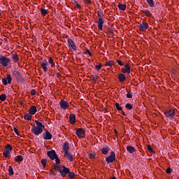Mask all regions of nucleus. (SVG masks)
<instances>
[{
    "label": "nucleus",
    "instance_id": "obj_1",
    "mask_svg": "<svg viewBox=\"0 0 179 179\" xmlns=\"http://www.w3.org/2000/svg\"><path fill=\"white\" fill-rule=\"evenodd\" d=\"M53 169L56 170V171H59L62 177L65 178L66 177V173H69V168H66L65 166H62V167L57 165L54 164L53 165Z\"/></svg>",
    "mask_w": 179,
    "mask_h": 179
},
{
    "label": "nucleus",
    "instance_id": "obj_2",
    "mask_svg": "<svg viewBox=\"0 0 179 179\" xmlns=\"http://www.w3.org/2000/svg\"><path fill=\"white\" fill-rule=\"evenodd\" d=\"M10 64V59L1 55H0V65H2L4 67L8 66Z\"/></svg>",
    "mask_w": 179,
    "mask_h": 179
},
{
    "label": "nucleus",
    "instance_id": "obj_3",
    "mask_svg": "<svg viewBox=\"0 0 179 179\" xmlns=\"http://www.w3.org/2000/svg\"><path fill=\"white\" fill-rule=\"evenodd\" d=\"M164 114L166 118L173 119L176 115V110L173 108L166 109L165 111H164Z\"/></svg>",
    "mask_w": 179,
    "mask_h": 179
},
{
    "label": "nucleus",
    "instance_id": "obj_4",
    "mask_svg": "<svg viewBox=\"0 0 179 179\" xmlns=\"http://www.w3.org/2000/svg\"><path fill=\"white\" fill-rule=\"evenodd\" d=\"M13 150V148H12V146L10 145V144H7L6 145V149L3 153V155L4 156V157H6L7 159H10V156H9V155H10V152H12Z\"/></svg>",
    "mask_w": 179,
    "mask_h": 179
},
{
    "label": "nucleus",
    "instance_id": "obj_5",
    "mask_svg": "<svg viewBox=\"0 0 179 179\" xmlns=\"http://www.w3.org/2000/svg\"><path fill=\"white\" fill-rule=\"evenodd\" d=\"M43 131H44V129L36 127L35 125H34L31 129V132H32V134H34L36 136H38V135H41V134H43Z\"/></svg>",
    "mask_w": 179,
    "mask_h": 179
},
{
    "label": "nucleus",
    "instance_id": "obj_6",
    "mask_svg": "<svg viewBox=\"0 0 179 179\" xmlns=\"http://www.w3.org/2000/svg\"><path fill=\"white\" fill-rule=\"evenodd\" d=\"M107 164H111L115 162V152H111L110 155L106 158Z\"/></svg>",
    "mask_w": 179,
    "mask_h": 179
},
{
    "label": "nucleus",
    "instance_id": "obj_7",
    "mask_svg": "<svg viewBox=\"0 0 179 179\" xmlns=\"http://www.w3.org/2000/svg\"><path fill=\"white\" fill-rule=\"evenodd\" d=\"M76 134L78 138H85L86 136V134H85V129L83 128H78L76 131Z\"/></svg>",
    "mask_w": 179,
    "mask_h": 179
},
{
    "label": "nucleus",
    "instance_id": "obj_8",
    "mask_svg": "<svg viewBox=\"0 0 179 179\" xmlns=\"http://www.w3.org/2000/svg\"><path fill=\"white\" fill-rule=\"evenodd\" d=\"M1 82L4 86H6V85H10L12 83V76L10 74L7 75V78H2Z\"/></svg>",
    "mask_w": 179,
    "mask_h": 179
},
{
    "label": "nucleus",
    "instance_id": "obj_9",
    "mask_svg": "<svg viewBox=\"0 0 179 179\" xmlns=\"http://www.w3.org/2000/svg\"><path fill=\"white\" fill-rule=\"evenodd\" d=\"M148 27H149V24L145 21H143L138 26V29L141 31H146Z\"/></svg>",
    "mask_w": 179,
    "mask_h": 179
},
{
    "label": "nucleus",
    "instance_id": "obj_10",
    "mask_svg": "<svg viewBox=\"0 0 179 179\" xmlns=\"http://www.w3.org/2000/svg\"><path fill=\"white\" fill-rule=\"evenodd\" d=\"M47 155L50 160H55V157L58 156V155H57V152H55V150H54L48 151Z\"/></svg>",
    "mask_w": 179,
    "mask_h": 179
},
{
    "label": "nucleus",
    "instance_id": "obj_11",
    "mask_svg": "<svg viewBox=\"0 0 179 179\" xmlns=\"http://www.w3.org/2000/svg\"><path fill=\"white\" fill-rule=\"evenodd\" d=\"M59 106L62 110H66V108H69V103L65 100H61L59 101Z\"/></svg>",
    "mask_w": 179,
    "mask_h": 179
},
{
    "label": "nucleus",
    "instance_id": "obj_12",
    "mask_svg": "<svg viewBox=\"0 0 179 179\" xmlns=\"http://www.w3.org/2000/svg\"><path fill=\"white\" fill-rule=\"evenodd\" d=\"M42 135L44 141H51V139H52V135L48 130L43 133Z\"/></svg>",
    "mask_w": 179,
    "mask_h": 179
},
{
    "label": "nucleus",
    "instance_id": "obj_13",
    "mask_svg": "<svg viewBox=\"0 0 179 179\" xmlns=\"http://www.w3.org/2000/svg\"><path fill=\"white\" fill-rule=\"evenodd\" d=\"M12 76L13 78L16 79V80H20V81L22 80V76L20 75V73L17 71H13Z\"/></svg>",
    "mask_w": 179,
    "mask_h": 179
},
{
    "label": "nucleus",
    "instance_id": "obj_14",
    "mask_svg": "<svg viewBox=\"0 0 179 179\" xmlns=\"http://www.w3.org/2000/svg\"><path fill=\"white\" fill-rule=\"evenodd\" d=\"M124 68H122L121 71L122 73H131V67L129 64H125Z\"/></svg>",
    "mask_w": 179,
    "mask_h": 179
},
{
    "label": "nucleus",
    "instance_id": "obj_15",
    "mask_svg": "<svg viewBox=\"0 0 179 179\" xmlns=\"http://www.w3.org/2000/svg\"><path fill=\"white\" fill-rule=\"evenodd\" d=\"M67 43L70 48H72V50H73L74 51H76V45H75V43H73V41H72V39L68 38Z\"/></svg>",
    "mask_w": 179,
    "mask_h": 179
},
{
    "label": "nucleus",
    "instance_id": "obj_16",
    "mask_svg": "<svg viewBox=\"0 0 179 179\" xmlns=\"http://www.w3.org/2000/svg\"><path fill=\"white\" fill-rule=\"evenodd\" d=\"M63 150L64 153L69 152V143H68V141L64 142V144L63 145Z\"/></svg>",
    "mask_w": 179,
    "mask_h": 179
},
{
    "label": "nucleus",
    "instance_id": "obj_17",
    "mask_svg": "<svg viewBox=\"0 0 179 179\" xmlns=\"http://www.w3.org/2000/svg\"><path fill=\"white\" fill-rule=\"evenodd\" d=\"M29 113L31 115H34V114H36L37 113V107L36 106H31Z\"/></svg>",
    "mask_w": 179,
    "mask_h": 179
},
{
    "label": "nucleus",
    "instance_id": "obj_18",
    "mask_svg": "<svg viewBox=\"0 0 179 179\" xmlns=\"http://www.w3.org/2000/svg\"><path fill=\"white\" fill-rule=\"evenodd\" d=\"M103 24H104V20L103 19H99L98 20V29L99 30H103Z\"/></svg>",
    "mask_w": 179,
    "mask_h": 179
},
{
    "label": "nucleus",
    "instance_id": "obj_19",
    "mask_svg": "<svg viewBox=\"0 0 179 179\" xmlns=\"http://www.w3.org/2000/svg\"><path fill=\"white\" fill-rule=\"evenodd\" d=\"M127 150L129 152V153H134V152H136V148L131 145H127Z\"/></svg>",
    "mask_w": 179,
    "mask_h": 179
},
{
    "label": "nucleus",
    "instance_id": "obj_20",
    "mask_svg": "<svg viewBox=\"0 0 179 179\" xmlns=\"http://www.w3.org/2000/svg\"><path fill=\"white\" fill-rule=\"evenodd\" d=\"M69 118L70 124H73L76 122V116L75 115H71Z\"/></svg>",
    "mask_w": 179,
    "mask_h": 179
},
{
    "label": "nucleus",
    "instance_id": "obj_21",
    "mask_svg": "<svg viewBox=\"0 0 179 179\" xmlns=\"http://www.w3.org/2000/svg\"><path fill=\"white\" fill-rule=\"evenodd\" d=\"M64 157H66L70 162H73V156L70 152L64 153Z\"/></svg>",
    "mask_w": 179,
    "mask_h": 179
},
{
    "label": "nucleus",
    "instance_id": "obj_22",
    "mask_svg": "<svg viewBox=\"0 0 179 179\" xmlns=\"http://www.w3.org/2000/svg\"><path fill=\"white\" fill-rule=\"evenodd\" d=\"M125 79H127V77L125 76V74L120 73L118 75L119 82H125Z\"/></svg>",
    "mask_w": 179,
    "mask_h": 179
},
{
    "label": "nucleus",
    "instance_id": "obj_23",
    "mask_svg": "<svg viewBox=\"0 0 179 179\" xmlns=\"http://www.w3.org/2000/svg\"><path fill=\"white\" fill-rule=\"evenodd\" d=\"M35 123L36 125V128H42V129H44V128H45V126H44V124H43V123H41V122H39L38 120H35Z\"/></svg>",
    "mask_w": 179,
    "mask_h": 179
},
{
    "label": "nucleus",
    "instance_id": "obj_24",
    "mask_svg": "<svg viewBox=\"0 0 179 179\" xmlns=\"http://www.w3.org/2000/svg\"><path fill=\"white\" fill-rule=\"evenodd\" d=\"M48 64V62L45 61L41 64V66L44 72H47L48 71V68L47 65Z\"/></svg>",
    "mask_w": 179,
    "mask_h": 179
},
{
    "label": "nucleus",
    "instance_id": "obj_25",
    "mask_svg": "<svg viewBox=\"0 0 179 179\" xmlns=\"http://www.w3.org/2000/svg\"><path fill=\"white\" fill-rule=\"evenodd\" d=\"M101 152L102 155H108V152H110V148L108 147H103L101 149Z\"/></svg>",
    "mask_w": 179,
    "mask_h": 179
},
{
    "label": "nucleus",
    "instance_id": "obj_26",
    "mask_svg": "<svg viewBox=\"0 0 179 179\" xmlns=\"http://www.w3.org/2000/svg\"><path fill=\"white\" fill-rule=\"evenodd\" d=\"M12 59L14 62L17 63L19 62V56L17 55V54H13L12 55Z\"/></svg>",
    "mask_w": 179,
    "mask_h": 179
},
{
    "label": "nucleus",
    "instance_id": "obj_27",
    "mask_svg": "<svg viewBox=\"0 0 179 179\" xmlns=\"http://www.w3.org/2000/svg\"><path fill=\"white\" fill-rule=\"evenodd\" d=\"M117 8H119L120 10H125L127 9V4L119 3Z\"/></svg>",
    "mask_w": 179,
    "mask_h": 179
},
{
    "label": "nucleus",
    "instance_id": "obj_28",
    "mask_svg": "<svg viewBox=\"0 0 179 179\" xmlns=\"http://www.w3.org/2000/svg\"><path fill=\"white\" fill-rule=\"evenodd\" d=\"M69 175V178L73 179L75 178V173L71 172V169H69V172L66 173V176Z\"/></svg>",
    "mask_w": 179,
    "mask_h": 179
},
{
    "label": "nucleus",
    "instance_id": "obj_29",
    "mask_svg": "<svg viewBox=\"0 0 179 179\" xmlns=\"http://www.w3.org/2000/svg\"><path fill=\"white\" fill-rule=\"evenodd\" d=\"M24 120H26L27 121H30L31 120V114H30V113L25 114L24 115Z\"/></svg>",
    "mask_w": 179,
    "mask_h": 179
},
{
    "label": "nucleus",
    "instance_id": "obj_30",
    "mask_svg": "<svg viewBox=\"0 0 179 179\" xmlns=\"http://www.w3.org/2000/svg\"><path fill=\"white\" fill-rule=\"evenodd\" d=\"M15 162H16L17 163H19V162H23V156L17 155L15 158Z\"/></svg>",
    "mask_w": 179,
    "mask_h": 179
},
{
    "label": "nucleus",
    "instance_id": "obj_31",
    "mask_svg": "<svg viewBox=\"0 0 179 179\" xmlns=\"http://www.w3.org/2000/svg\"><path fill=\"white\" fill-rule=\"evenodd\" d=\"M141 12H143V13H145V16H148V17H150V16H152V13H150V11H149L148 10H141Z\"/></svg>",
    "mask_w": 179,
    "mask_h": 179
},
{
    "label": "nucleus",
    "instance_id": "obj_32",
    "mask_svg": "<svg viewBox=\"0 0 179 179\" xmlns=\"http://www.w3.org/2000/svg\"><path fill=\"white\" fill-rule=\"evenodd\" d=\"M146 1L150 8H153V6H155V1H153V0H146Z\"/></svg>",
    "mask_w": 179,
    "mask_h": 179
},
{
    "label": "nucleus",
    "instance_id": "obj_33",
    "mask_svg": "<svg viewBox=\"0 0 179 179\" xmlns=\"http://www.w3.org/2000/svg\"><path fill=\"white\" fill-rule=\"evenodd\" d=\"M8 174L9 176H13L15 174V172L13 171V168H12V166H9Z\"/></svg>",
    "mask_w": 179,
    "mask_h": 179
},
{
    "label": "nucleus",
    "instance_id": "obj_34",
    "mask_svg": "<svg viewBox=\"0 0 179 179\" xmlns=\"http://www.w3.org/2000/svg\"><path fill=\"white\" fill-rule=\"evenodd\" d=\"M49 64H51V67L53 68V66H55V63H54V60L52 59V57H50L48 59Z\"/></svg>",
    "mask_w": 179,
    "mask_h": 179
},
{
    "label": "nucleus",
    "instance_id": "obj_35",
    "mask_svg": "<svg viewBox=\"0 0 179 179\" xmlns=\"http://www.w3.org/2000/svg\"><path fill=\"white\" fill-rule=\"evenodd\" d=\"M41 13L42 16H45L48 13V11L45 8H41Z\"/></svg>",
    "mask_w": 179,
    "mask_h": 179
},
{
    "label": "nucleus",
    "instance_id": "obj_36",
    "mask_svg": "<svg viewBox=\"0 0 179 179\" xmlns=\"http://www.w3.org/2000/svg\"><path fill=\"white\" fill-rule=\"evenodd\" d=\"M147 149L148 150H149V152H150V153L155 155V150H153V148H152V146H150V145H147Z\"/></svg>",
    "mask_w": 179,
    "mask_h": 179
},
{
    "label": "nucleus",
    "instance_id": "obj_37",
    "mask_svg": "<svg viewBox=\"0 0 179 179\" xmlns=\"http://www.w3.org/2000/svg\"><path fill=\"white\" fill-rule=\"evenodd\" d=\"M115 108H116V110H117V111H122V108L121 106H120V103H115Z\"/></svg>",
    "mask_w": 179,
    "mask_h": 179
},
{
    "label": "nucleus",
    "instance_id": "obj_38",
    "mask_svg": "<svg viewBox=\"0 0 179 179\" xmlns=\"http://www.w3.org/2000/svg\"><path fill=\"white\" fill-rule=\"evenodd\" d=\"M125 108H127L128 110H132V108H134V106H132V103H127L125 105Z\"/></svg>",
    "mask_w": 179,
    "mask_h": 179
},
{
    "label": "nucleus",
    "instance_id": "obj_39",
    "mask_svg": "<svg viewBox=\"0 0 179 179\" xmlns=\"http://www.w3.org/2000/svg\"><path fill=\"white\" fill-rule=\"evenodd\" d=\"M97 13L99 19H103V17H104V14H103V12L98 11Z\"/></svg>",
    "mask_w": 179,
    "mask_h": 179
},
{
    "label": "nucleus",
    "instance_id": "obj_40",
    "mask_svg": "<svg viewBox=\"0 0 179 179\" xmlns=\"http://www.w3.org/2000/svg\"><path fill=\"white\" fill-rule=\"evenodd\" d=\"M0 100L1 101H5V100H6V94H3L0 95Z\"/></svg>",
    "mask_w": 179,
    "mask_h": 179
},
{
    "label": "nucleus",
    "instance_id": "obj_41",
    "mask_svg": "<svg viewBox=\"0 0 179 179\" xmlns=\"http://www.w3.org/2000/svg\"><path fill=\"white\" fill-rule=\"evenodd\" d=\"M41 164H42L43 167H46L47 166V159H41Z\"/></svg>",
    "mask_w": 179,
    "mask_h": 179
},
{
    "label": "nucleus",
    "instance_id": "obj_42",
    "mask_svg": "<svg viewBox=\"0 0 179 179\" xmlns=\"http://www.w3.org/2000/svg\"><path fill=\"white\" fill-rule=\"evenodd\" d=\"M113 65H114V62L113 61H109V62H107L106 64V66H113Z\"/></svg>",
    "mask_w": 179,
    "mask_h": 179
},
{
    "label": "nucleus",
    "instance_id": "obj_43",
    "mask_svg": "<svg viewBox=\"0 0 179 179\" xmlns=\"http://www.w3.org/2000/svg\"><path fill=\"white\" fill-rule=\"evenodd\" d=\"M90 159H95L96 158V152H92L89 155Z\"/></svg>",
    "mask_w": 179,
    "mask_h": 179
},
{
    "label": "nucleus",
    "instance_id": "obj_44",
    "mask_svg": "<svg viewBox=\"0 0 179 179\" xmlns=\"http://www.w3.org/2000/svg\"><path fill=\"white\" fill-rule=\"evenodd\" d=\"M55 160L56 162L57 165L61 163V159L58 157V155L55 158Z\"/></svg>",
    "mask_w": 179,
    "mask_h": 179
},
{
    "label": "nucleus",
    "instance_id": "obj_45",
    "mask_svg": "<svg viewBox=\"0 0 179 179\" xmlns=\"http://www.w3.org/2000/svg\"><path fill=\"white\" fill-rule=\"evenodd\" d=\"M73 4L75 5V6H76L77 9H82V7L79 5V3H78V2L74 1Z\"/></svg>",
    "mask_w": 179,
    "mask_h": 179
},
{
    "label": "nucleus",
    "instance_id": "obj_46",
    "mask_svg": "<svg viewBox=\"0 0 179 179\" xmlns=\"http://www.w3.org/2000/svg\"><path fill=\"white\" fill-rule=\"evenodd\" d=\"M85 54H88V55H90V57H92V52H90V50L89 49L85 50Z\"/></svg>",
    "mask_w": 179,
    "mask_h": 179
},
{
    "label": "nucleus",
    "instance_id": "obj_47",
    "mask_svg": "<svg viewBox=\"0 0 179 179\" xmlns=\"http://www.w3.org/2000/svg\"><path fill=\"white\" fill-rule=\"evenodd\" d=\"M102 66H103V65L99 64V65L95 66V69H96L97 71H100V69H101V67H102Z\"/></svg>",
    "mask_w": 179,
    "mask_h": 179
},
{
    "label": "nucleus",
    "instance_id": "obj_48",
    "mask_svg": "<svg viewBox=\"0 0 179 179\" xmlns=\"http://www.w3.org/2000/svg\"><path fill=\"white\" fill-rule=\"evenodd\" d=\"M14 132L16 134V135H17V136H20V134L16 127H14Z\"/></svg>",
    "mask_w": 179,
    "mask_h": 179
},
{
    "label": "nucleus",
    "instance_id": "obj_49",
    "mask_svg": "<svg viewBox=\"0 0 179 179\" xmlns=\"http://www.w3.org/2000/svg\"><path fill=\"white\" fill-rule=\"evenodd\" d=\"M120 97H124L125 96V90H123L120 92Z\"/></svg>",
    "mask_w": 179,
    "mask_h": 179
},
{
    "label": "nucleus",
    "instance_id": "obj_50",
    "mask_svg": "<svg viewBox=\"0 0 179 179\" xmlns=\"http://www.w3.org/2000/svg\"><path fill=\"white\" fill-rule=\"evenodd\" d=\"M127 99H132V93L131 92H129L127 94Z\"/></svg>",
    "mask_w": 179,
    "mask_h": 179
},
{
    "label": "nucleus",
    "instance_id": "obj_51",
    "mask_svg": "<svg viewBox=\"0 0 179 179\" xmlns=\"http://www.w3.org/2000/svg\"><path fill=\"white\" fill-rule=\"evenodd\" d=\"M117 62L118 65H120V66H124V63H122V62H121V60L117 59Z\"/></svg>",
    "mask_w": 179,
    "mask_h": 179
},
{
    "label": "nucleus",
    "instance_id": "obj_52",
    "mask_svg": "<svg viewBox=\"0 0 179 179\" xmlns=\"http://www.w3.org/2000/svg\"><path fill=\"white\" fill-rule=\"evenodd\" d=\"M91 78L92 79V80H94V83H96V80H97V78H96V76H92Z\"/></svg>",
    "mask_w": 179,
    "mask_h": 179
},
{
    "label": "nucleus",
    "instance_id": "obj_53",
    "mask_svg": "<svg viewBox=\"0 0 179 179\" xmlns=\"http://www.w3.org/2000/svg\"><path fill=\"white\" fill-rule=\"evenodd\" d=\"M166 173L167 174H171V168H168L166 170Z\"/></svg>",
    "mask_w": 179,
    "mask_h": 179
},
{
    "label": "nucleus",
    "instance_id": "obj_54",
    "mask_svg": "<svg viewBox=\"0 0 179 179\" xmlns=\"http://www.w3.org/2000/svg\"><path fill=\"white\" fill-rule=\"evenodd\" d=\"M36 90H31V96H34V95L36 94Z\"/></svg>",
    "mask_w": 179,
    "mask_h": 179
},
{
    "label": "nucleus",
    "instance_id": "obj_55",
    "mask_svg": "<svg viewBox=\"0 0 179 179\" xmlns=\"http://www.w3.org/2000/svg\"><path fill=\"white\" fill-rule=\"evenodd\" d=\"M86 3H87L88 5H90V3H92V1H90V0H85Z\"/></svg>",
    "mask_w": 179,
    "mask_h": 179
},
{
    "label": "nucleus",
    "instance_id": "obj_56",
    "mask_svg": "<svg viewBox=\"0 0 179 179\" xmlns=\"http://www.w3.org/2000/svg\"><path fill=\"white\" fill-rule=\"evenodd\" d=\"M121 115H124V117H127V114H125V112H124V111L121 112Z\"/></svg>",
    "mask_w": 179,
    "mask_h": 179
},
{
    "label": "nucleus",
    "instance_id": "obj_57",
    "mask_svg": "<svg viewBox=\"0 0 179 179\" xmlns=\"http://www.w3.org/2000/svg\"><path fill=\"white\" fill-rule=\"evenodd\" d=\"M50 176H52V174H54V171H52V170H50Z\"/></svg>",
    "mask_w": 179,
    "mask_h": 179
},
{
    "label": "nucleus",
    "instance_id": "obj_58",
    "mask_svg": "<svg viewBox=\"0 0 179 179\" xmlns=\"http://www.w3.org/2000/svg\"><path fill=\"white\" fill-rule=\"evenodd\" d=\"M56 75L57 78H61V74L59 73H57Z\"/></svg>",
    "mask_w": 179,
    "mask_h": 179
},
{
    "label": "nucleus",
    "instance_id": "obj_59",
    "mask_svg": "<svg viewBox=\"0 0 179 179\" xmlns=\"http://www.w3.org/2000/svg\"><path fill=\"white\" fill-rule=\"evenodd\" d=\"M110 179H117V178H115V176H113V177L110 178Z\"/></svg>",
    "mask_w": 179,
    "mask_h": 179
},
{
    "label": "nucleus",
    "instance_id": "obj_60",
    "mask_svg": "<svg viewBox=\"0 0 179 179\" xmlns=\"http://www.w3.org/2000/svg\"><path fill=\"white\" fill-rule=\"evenodd\" d=\"M142 10H145L143 9L142 7H141V12H142Z\"/></svg>",
    "mask_w": 179,
    "mask_h": 179
}]
</instances>
